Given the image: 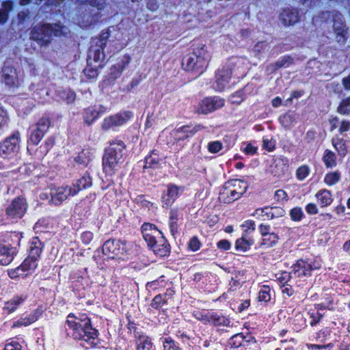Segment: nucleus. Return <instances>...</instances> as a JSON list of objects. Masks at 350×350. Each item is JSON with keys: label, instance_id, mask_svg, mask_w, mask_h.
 <instances>
[{"label": "nucleus", "instance_id": "obj_1", "mask_svg": "<svg viewBox=\"0 0 350 350\" xmlns=\"http://www.w3.org/2000/svg\"><path fill=\"white\" fill-rule=\"evenodd\" d=\"M66 324L72 330V335L75 339L84 340L91 345H96L98 331L92 327L91 321L86 314L75 316L70 314Z\"/></svg>", "mask_w": 350, "mask_h": 350}, {"label": "nucleus", "instance_id": "obj_2", "mask_svg": "<svg viewBox=\"0 0 350 350\" xmlns=\"http://www.w3.org/2000/svg\"><path fill=\"white\" fill-rule=\"evenodd\" d=\"M143 237L153 252L160 256H166L169 245L162 233L152 224H146L142 227Z\"/></svg>", "mask_w": 350, "mask_h": 350}, {"label": "nucleus", "instance_id": "obj_3", "mask_svg": "<svg viewBox=\"0 0 350 350\" xmlns=\"http://www.w3.org/2000/svg\"><path fill=\"white\" fill-rule=\"evenodd\" d=\"M211 56L204 45H200L194 49L193 53L186 55L183 60L185 70L202 73L207 66Z\"/></svg>", "mask_w": 350, "mask_h": 350}, {"label": "nucleus", "instance_id": "obj_4", "mask_svg": "<svg viewBox=\"0 0 350 350\" xmlns=\"http://www.w3.org/2000/svg\"><path fill=\"white\" fill-rule=\"evenodd\" d=\"M69 32L68 28L59 23L53 25L45 24L36 25L31 33V38L41 44H46L50 42L52 36L66 35Z\"/></svg>", "mask_w": 350, "mask_h": 350}, {"label": "nucleus", "instance_id": "obj_5", "mask_svg": "<svg viewBox=\"0 0 350 350\" xmlns=\"http://www.w3.org/2000/svg\"><path fill=\"white\" fill-rule=\"evenodd\" d=\"M124 144L116 142L110 144L103 157V169L106 173H111L123 161Z\"/></svg>", "mask_w": 350, "mask_h": 350}, {"label": "nucleus", "instance_id": "obj_6", "mask_svg": "<svg viewBox=\"0 0 350 350\" xmlns=\"http://www.w3.org/2000/svg\"><path fill=\"white\" fill-rule=\"evenodd\" d=\"M132 244L122 242L120 240L109 239L105 242L102 250L109 258L125 259L131 254Z\"/></svg>", "mask_w": 350, "mask_h": 350}, {"label": "nucleus", "instance_id": "obj_7", "mask_svg": "<svg viewBox=\"0 0 350 350\" xmlns=\"http://www.w3.org/2000/svg\"><path fill=\"white\" fill-rule=\"evenodd\" d=\"M19 133L16 132L0 144V158L4 160L16 159L19 150Z\"/></svg>", "mask_w": 350, "mask_h": 350}, {"label": "nucleus", "instance_id": "obj_8", "mask_svg": "<svg viewBox=\"0 0 350 350\" xmlns=\"http://www.w3.org/2000/svg\"><path fill=\"white\" fill-rule=\"evenodd\" d=\"M27 204L25 198L18 197L12 200L5 210V215L8 219H21L26 213Z\"/></svg>", "mask_w": 350, "mask_h": 350}, {"label": "nucleus", "instance_id": "obj_9", "mask_svg": "<svg viewBox=\"0 0 350 350\" xmlns=\"http://www.w3.org/2000/svg\"><path fill=\"white\" fill-rule=\"evenodd\" d=\"M76 191L77 189H72V187L69 185L52 187L50 191L49 202L51 204L59 206L69 196H75Z\"/></svg>", "mask_w": 350, "mask_h": 350}, {"label": "nucleus", "instance_id": "obj_10", "mask_svg": "<svg viewBox=\"0 0 350 350\" xmlns=\"http://www.w3.org/2000/svg\"><path fill=\"white\" fill-rule=\"evenodd\" d=\"M234 66V63L230 62L218 70L215 77V88L219 91L224 90L228 85Z\"/></svg>", "mask_w": 350, "mask_h": 350}, {"label": "nucleus", "instance_id": "obj_11", "mask_svg": "<svg viewBox=\"0 0 350 350\" xmlns=\"http://www.w3.org/2000/svg\"><path fill=\"white\" fill-rule=\"evenodd\" d=\"M225 100L219 97H208L198 105L196 111L198 113L207 114L224 106Z\"/></svg>", "mask_w": 350, "mask_h": 350}, {"label": "nucleus", "instance_id": "obj_12", "mask_svg": "<svg viewBox=\"0 0 350 350\" xmlns=\"http://www.w3.org/2000/svg\"><path fill=\"white\" fill-rule=\"evenodd\" d=\"M132 116L131 112H124L114 116H109L104 119L102 128L109 129L116 126H120L125 124Z\"/></svg>", "mask_w": 350, "mask_h": 350}, {"label": "nucleus", "instance_id": "obj_13", "mask_svg": "<svg viewBox=\"0 0 350 350\" xmlns=\"http://www.w3.org/2000/svg\"><path fill=\"white\" fill-rule=\"evenodd\" d=\"M16 250L5 241H0V264L8 265L14 259Z\"/></svg>", "mask_w": 350, "mask_h": 350}, {"label": "nucleus", "instance_id": "obj_14", "mask_svg": "<svg viewBox=\"0 0 350 350\" xmlns=\"http://www.w3.org/2000/svg\"><path fill=\"white\" fill-rule=\"evenodd\" d=\"M184 187L170 184L167 186L166 193L163 194V202L167 206L172 204L176 199L183 192Z\"/></svg>", "mask_w": 350, "mask_h": 350}, {"label": "nucleus", "instance_id": "obj_15", "mask_svg": "<svg viewBox=\"0 0 350 350\" xmlns=\"http://www.w3.org/2000/svg\"><path fill=\"white\" fill-rule=\"evenodd\" d=\"M196 319L204 323H211L215 325L228 326L230 324L229 319L215 312H208L205 314H200V317H196Z\"/></svg>", "mask_w": 350, "mask_h": 350}, {"label": "nucleus", "instance_id": "obj_16", "mask_svg": "<svg viewBox=\"0 0 350 350\" xmlns=\"http://www.w3.org/2000/svg\"><path fill=\"white\" fill-rule=\"evenodd\" d=\"M2 81L9 87L17 86L18 78L15 68L10 66H5L2 70Z\"/></svg>", "mask_w": 350, "mask_h": 350}, {"label": "nucleus", "instance_id": "obj_17", "mask_svg": "<svg viewBox=\"0 0 350 350\" xmlns=\"http://www.w3.org/2000/svg\"><path fill=\"white\" fill-rule=\"evenodd\" d=\"M333 29L335 33V39L338 43L344 44L347 40V29L340 18L334 21Z\"/></svg>", "mask_w": 350, "mask_h": 350}, {"label": "nucleus", "instance_id": "obj_18", "mask_svg": "<svg viewBox=\"0 0 350 350\" xmlns=\"http://www.w3.org/2000/svg\"><path fill=\"white\" fill-rule=\"evenodd\" d=\"M280 18L285 26L293 25L299 21L297 11L292 9L284 10L280 14Z\"/></svg>", "mask_w": 350, "mask_h": 350}, {"label": "nucleus", "instance_id": "obj_19", "mask_svg": "<svg viewBox=\"0 0 350 350\" xmlns=\"http://www.w3.org/2000/svg\"><path fill=\"white\" fill-rule=\"evenodd\" d=\"M284 211L281 208L277 207H265L264 208L256 209L252 215L256 218L265 219V217L272 219L275 214H280L282 215Z\"/></svg>", "mask_w": 350, "mask_h": 350}, {"label": "nucleus", "instance_id": "obj_20", "mask_svg": "<svg viewBox=\"0 0 350 350\" xmlns=\"http://www.w3.org/2000/svg\"><path fill=\"white\" fill-rule=\"evenodd\" d=\"M312 270L311 265L304 260H299L293 267L292 271L289 273L290 277H301L310 274Z\"/></svg>", "mask_w": 350, "mask_h": 350}, {"label": "nucleus", "instance_id": "obj_21", "mask_svg": "<svg viewBox=\"0 0 350 350\" xmlns=\"http://www.w3.org/2000/svg\"><path fill=\"white\" fill-rule=\"evenodd\" d=\"M219 200L224 203H230L238 200L231 186L227 182L225 183L219 194Z\"/></svg>", "mask_w": 350, "mask_h": 350}, {"label": "nucleus", "instance_id": "obj_22", "mask_svg": "<svg viewBox=\"0 0 350 350\" xmlns=\"http://www.w3.org/2000/svg\"><path fill=\"white\" fill-rule=\"evenodd\" d=\"M201 129L202 126L200 125L195 126L193 130H190L187 126H182L174 132V135L176 139L183 140Z\"/></svg>", "mask_w": 350, "mask_h": 350}, {"label": "nucleus", "instance_id": "obj_23", "mask_svg": "<svg viewBox=\"0 0 350 350\" xmlns=\"http://www.w3.org/2000/svg\"><path fill=\"white\" fill-rule=\"evenodd\" d=\"M228 183L231 186L237 199L246 191L248 187V185L246 182L239 179L231 180L228 181Z\"/></svg>", "mask_w": 350, "mask_h": 350}, {"label": "nucleus", "instance_id": "obj_24", "mask_svg": "<svg viewBox=\"0 0 350 350\" xmlns=\"http://www.w3.org/2000/svg\"><path fill=\"white\" fill-rule=\"evenodd\" d=\"M316 198L321 207L330 205L333 201L331 192L327 189L319 191L316 194Z\"/></svg>", "mask_w": 350, "mask_h": 350}, {"label": "nucleus", "instance_id": "obj_25", "mask_svg": "<svg viewBox=\"0 0 350 350\" xmlns=\"http://www.w3.org/2000/svg\"><path fill=\"white\" fill-rule=\"evenodd\" d=\"M253 243V239L249 237L247 234L245 233L241 239L237 241L236 249L245 252L248 250Z\"/></svg>", "mask_w": 350, "mask_h": 350}, {"label": "nucleus", "instance_id": "obj_26", "mask_svg": "<svg viewBox=\"0 0 350 350\" xmlns=\"http://www.w3.org/2000/svg\"><path fill=\"white\" fill-rule=\"evenodd\" d=\"M92 185V179L89 176H83L81 178L79 179L75 184H73L72 189H77L76 195L79 191L86 189Z\"/></svg>", "mask_w": 350, "mask_h": 350}, {"label": "nucleus", "instance_id": "obj_27", "mask_svg": "<svg viewBox=\"0 0 350 350\" xmlns=\"http://www.w3.org/2000/svg\"><path fill=\"white\" fill-rule=\"evenodd\" d=\"M40 245L41 243L38 238H34L33 239L30 247L29 257L31 258H35L36 261H38V258L42 252Z\"/></svg>", "mask_w": 350, "mask_h": 350}, {"label": "nucleus", "instance_id": "obj_28", "mask_svg": "<svg viewBox=\"0 0 350 350\" xmlns=\"http://www.w3.org/2000/svg\"><path fill=\"white\" fill-rule=\"evenodd\" d=\"M38 266V262L36 261L35 258H31L27 257L23 261L22 265H21V269H23L24 273H29L32 271H33Z\"/></svg>", "mask_w": 350, "mask_h": 350}, {"label": "nucleus", "instance_id": "obj_29", "mask_svg": "<svg viewBox=\"0 0 350 350\" xmlns=\"http://www.w3.org/2000/svg\"><path fill=\"white\" fill-rule=\"evenodd\" d=\"M25 298L26 297L24 296H17L14 297L12 300L5 303L4 310H8L9 313L13 312L17 306L21 304Z\"/></svg>", "mask_w": 350, "mask_h": 350}, {"label": "nucleus", "instance_id": "obj_30", "mask_svg": "<svg viewBox=\"0 0 350 350\" xmlns=\"http://www.w3.org/2000/svg\"><path fill=\"white\" fill-rule=\"evenodd\" d=\"M152 342L150 338L146 336H139L137 340V350H150Z\"/></svg>", "mask_w": 350, "mask_h": 350}, {"label": "nucleus", "instance_id": "obj_31", "mask_svg": "<svg viewBox=\"0 0 350 350\" xmlns=\"http://www.w3.org/2000/svg\"><path fill=\"white\" fill-rule=\"evenodd\" d=\"M278 237L274 232L270 234H267L262 239L261 245L265 247H270L275 245L278 241Z\"/></svg>", "mask_w": 350, "mask_h": 350}, {"label": "nucleus", "instance_id": "obj_32", "mask_svg": "<svg viewBox=\"0 0 350 350\" xmlns=\"http://www.w3.org/2000/svg\"><path fill=\"white\" fill-rule=\"evenodd\" d=\"M340 179V173L338 171L327 173L324 177V183L332 186L336 184Z\"/></svg>", "mask_w": 350, "mask_h": 350}, {"label": "nucleus", "instance_id": "obj_33", "mask_svg": "<svg viewBox=\"0 0 350 350\" xmlns=\"http://www.w3.org/2000/svg\"><path fill=\"white\" fill-rule=\"evenodd\" d=\"M145 168H156L159 165V159L157 154L152 152L149 157H147L144 161Z\"/></svg>", "mask_w": 350, "mask_h": 350}, {"label": "nucleus", "instance_id": "obj_34", "mask_svg": "<svg viewBox=\"0 0 350 350\" xmlns=\"http://www.w3.org/2000/svg\"><path fill=\"white\" fill-rule=\"evenodd\" d=\"M323 161L327 167L336 166V157L334 152L330 150H326L323 156Z\"/></svg>", "mask_w": 350, "mask_h": 350}, {"label": "nucleus", "instance_id": "obj_35", "mask_svg": "<svg viewBox=\"0 0 350 350\" xmlns=\"http://www.w3.org/2000/svg\"><path fill=\"white\" fill-rule=\"evenodd\" d=\"M12 9V3L6 1L3 3L2 8L0 9V23H3L7 21L8 13Z\"/></svg>", "mask_w": 350, "mask_h": 350}, {"label": "nucleus", "instance_id": "obj_36", "mask_svg": "<svg viewBox=\"0 0 350 350\" xmlns=\"http://www.w3.org/2000/svg\"><path fill=\"white\" fill-rule=\"evenodd\" d=\"M333 144L338 154L345 156L347 152V149L345 144L342 139H336L333 140Z\"/></svg>", "mask_w": 350, "mask_h": 350}, {"label": "nucleus", "instance_id": "obj_37", "mask_svg": "<svg viewBox=\"0 0 350 350\" xmlns=\"http://www.w3.org/2000/svg\"><path fill=\"white\" fill-rule=\"evenodd\" d=\"M50 124L51 122L48 118L42 117L38 120L36 124V129L45 134L50 126Z\"/></svg>", "mask_w": 350, "mask_h": 350}, {"label": "nucleus", "instance_id": "obj_38", "mask_svg": "<svg viewBox=\"0 0 350 350\" xmlns=\"http://www.w3.org/2000/svg\"><path fill=\"white\" fill-rule=\"evenodd\" d=\"M271 299L270 288L263 286L259 291L258 300L260 301H269Z\"/></svg>", "mask_w": 350, "mask_h": 350}, {"label": "nucleus", "instance_id": "obj_39", "mask_svg": "<svg viewBox=\"0 0 350 350\" xmlns=\"http://www.w3.org/2000/svg\"><path fill=\"white\" fill-rule=\"evenodd\" d=\"M338 111L340 114H347L350 113V97L342 100L338 108Z\"/></svg>", "mask_w": 350, "mask_h": 350}, {"label": "nucleus", "instance_id": "obj_40", "mask_svg": "<svg viewBox=\"0 0 350 350\" xmlns=\"http://www.w3.org/2000/svg\"><path fill=\"white\" fill-rule=\"evenodd\" d=\"M75 161L79 165H86L90 161L88 152L82 151L75 157Z\"/></svg>", "mask_w": 350, "mask_h": 350}, {"label": "nucleus", "instance_id": "obj_41", "mask_svg": "<svg viewBox=\"0 0 350 350\" xmlns=\"http://www.w3.org/2000/svg\"><path fill=\"white\" fill-rule=\"evenodd\" d=\"M286 166L282 161H278L275 163L274 166L271 172L276 176H280L284 174Z\"/></svg>", "mask_w": 350, "mask_h": 350}, {"label": "nucleus", "instance_id": "obj_42", "mask_svg": "<svg viewBox=\"0 0 350 350\" xmlns=\"http://www.w3.org/2000/svg\"><path fill=\"white\" fill-rule=\"evenodd\" d=\"M44 135V133L43 132H41L40 130L36 129V130L33 131L30 135L29 142L34 145L38 144L43 137Z\"/></svg>", "mask_w": 350, "mask_h": 350}, {"label": "nucleus", "instance_id": "obj_43", "mask_svg": "<svg viewBox=\"0 0 350 350\" xmlns=\"http://www.w3.org/2000/svg\"><path fill=\"white\" fill-rule=\"evenodd\" d=\"M309 173V167L306 165H302L297 170L296 176L299 180H304L308 176Z\"/></svg>", "mask_w": 350, "mask_h": 350}, {"label": "nucleus", "instance_id": "obj_44", "mask_svg": "<svg viewBox=\"0 0 350 350\" xmlns=\"http://www.w3.org/2000/svg\"><path fill=\"white\" fill-rule=\"evenodd\" d=\"M290 216L293 221H300L304 216V212L301 208L295 207L291 211Z\"/></svg>", "mask_w": 350, "mask_h": 350}, {"label": "nucleus", "instance_id": "obj_45", "mask_svg": "<svg viewBox=\"0 0 350 350\" xmlns=\"http://www.w3.org/2000/svg\"><path fill=\"white\" fill-rule=\"evenodd\" d=\"M36 321V318L34 317H29L28 318H24L18 320L15 322L12 327H21V326H27L34 322Z\"/></svg>", "mask_w": 350, "mask_h": 350}, {"label": "nucleus", "instance_id": "obj_46", "mask_svg": "<svg viewBox=\"0 0 350 350\" xmlns=\"http://www.w3.org/2000/svg\"><path fill=\"white\" fill-rule=\"evenodd\" d=\"M222 147V144L219 141L211 142H209L208 144V151L213 154L219 152L221 150Z\"/></svg>", "mask_w": 350, "mask_h": 350}, {"label": "nucleus", "instance_id": "obj_47", "mask_svg": "<svg viewBox=\"0 0 350 350\" xmlns=\"http://www.w3.org/2000/svg\"><path fill=\"white\" fill-rule=\"evenodd\" d=\"M262 147L264 149L271 152L273 151L275 148V141L273 140L272 138L264 137L262 141Z\"/></svg>", "mask_w": 350, "mask_h": 350}, {"label": "nucleus", "instance_id": "obj_48", "mask_svg": "<svg viewBox=\"0 0 350 350\" xmlns=\"http://www.w3.org/2000/svg\"><path fill=\"white\" fill-rule=\"evenodd\" d=\"M200 246L201 243L196 237H192L188 243V248L193 252L198 250Z\"/></svg>", "mask_w": 350, "mask_h": 350}, {"label": "nucleus", "instance_id": "obj_49", "mask_svg": "<svg viewBox=\"0 0 350 350\" xmlns=\"http://www.w3.org/2000/svg\"><path fill=\"white\" fill-rule=\"evenodd\" d=\"M8 275L11 278H16L20 276L25 277L27 275V273H24L20 266L14 269H11L8 271Z\"/></svg>", "mask_w": 350, "mask_h": 350}, {"label": "nucleus", "instance_id": "obj_50", "mask_svg": "<svg viewBox=\"0 0 350 350\" xmlns=\"http://www.w3.org/2000/svg\"><path fill=\"white\" fill-rule=\"evenodd\" d=\"M293 64V59L289 56L284 57L276 63L277 68L285 67L287 68Z\"/></svg>", "mask_w": 350, "mask_h": 350}, {"label": "nucleus", "instance_id": "obj_51", "mask_svg": "<svg viewBox=\"0 0 350 350\" xmlns=\"http://www.w3.org/2000/svg\"><path fill=\"white\" fill-rule=\"evenodd\" d=\"M164 350H180V348L176 345L174 342L169 338H166L163 342Z\"/></svg>", "mask_w": 350, "mask_h": 350}, {"label": "nucleus", "instance_id": "obj_52", "mask_svg": "<svg viewBox=\"0 0 350 350\" xmlns=\"http://www.w3.org/2000/svg\"><path fill=\"white\" fill-rule=\"evenodd\" d=\"M317 313L315 312H310V318L312 319V321L310 322V325L312 326L314 325H315L323 316V314L320 313L319 312V306H318L317 307Z\"/></svg>", "mask_w": 350, "mask_h": 350}, {"label": "nucleus", "instance_id": "obj_53", "mask_svg": "<svg viewBox=\"0 0 350 350\" xmlns=\"http://www.w3.org/2000/svg\"><path fill=\"white\" fill-rule=\"evenodd\" d=\"M8 121L7 112L4 109L0 107V129L7 124Z\"/></svg>", "mask_w": 350, "mask_h": 350}, {"label": "nucleus", "instance_id": "obj_54", "mask_svg": "<svg viewBox=\"0 0 350 350\" xmlns=\"http://www.w3.org/2000/svg\"><path fill=\"white\" fill-rule=\"evenodd\" d=\"M21 345L16 341H10L5 345L3 350H21Z\"/></svg>", "mask_w": 350, "mask_h": 350}, {"label": "nucleus", "instance_id": "obj_55", "mask_svg": "<svg viewBox=\"0 0 350 350\" xmlns=\"http://www.w3.org/2000/svg\"><path fill=\"white\" fill-rule=\"evenodd\" d=\"M92 59V54L90 55L89 59L91 60ZM104 59V54L103 51H100L99 49L94 51L93 59L94 62H99Z\"/></svg>", "mask_w": 350, "mask_h": 350}, {"label": "nucleus", "instance_id": "obj_56", "mask_svg": "<svg viewBox=\"0 0 350 350\" xmlns=\"http://www.w3.org/2000/svg\"><path fill=\"white\" fill-rule=\"evenodd\" d=\"M163 299L161 295H157L152 301V306L154 308H158L162 306Z\"/></svg>", "mask_w": 350, "mask_h": 350}, {"label": "nucleus", "instance_id": "obj_57", "mask_svg": "<svg viewBox=\"0 0 350 350\" xmlns=\"http://www.w3.org/2000/svg\"><path fill=\"white\" fill-rule=\"evenodd\" d=\"M257 150V147L253 146L252 144H247L243 149V152L247 154H254Z\"/></svg>", "mask_w": 350, "mask_h": 350}, {"label": "nucleus", "instance_id": "obj_58", "mask_svg": "<svg viewBox=\"0 0 350 350\" xmlns=\"http://www.w3.org/2000/svg\"><path fill=\"white\" fill-rule=\"evenodd\" d=\"M243 228H245L244 231L245 232L246 234L247 231L249 230H255V224L253 221H250V220H248V221H246L243 224Z\"/></svg>", "mask_w": 350, "mask_h": 350}, {"label": "nucleus", "instance_id": "obj_59", "mask_svg": "<svg viewBox=\"0 0 350 350\" xmlns=\"http://www.w3.org/2000/svg\"><path fill=\"white\" fill-rule=\"evenodd\" d=\"M275 198L278 200H284L287 199V194L284 190L279 189L275 192Z\"/></svg>", "mask_w": 350, "mask_h": 350}, {"label": "nucleus", "instance_id": "obj_60", "mask_svg": "<svg viewBox=\"0 0 350 350\" xmlns=\"http://www.w3.org/2000/svg\"><path fill=\"white\" fill-rule=\"evenodd\" d=\"M306 210L309 214H317L318 213L317 205L312 203L308 204L306 207Z\"/></svg>", "mask_w": 350, "mask_h": 350}, {"label": "nucleus", "instance_id": "obj_61", "mask_svg": "<svg viewBox=\"0 0 350 350\" xmlns=\"http://www.w3.org/2000/svg\"><path fill=\"white\" fill-rule=\"evenodd\" d=\"M64 99H65L68 103H71L75 100V93L73 91L68 90L66 92V96H62Z\"/></svg>", "mask_w": 350, "mask_h": 350}, {"label": "nucleus", "instance_id": "obj_62", "mask_svg": "<svg viewBox=\"0 0 350 350\" xmlns=\"http://www.w3.org/2000/svg\"><path fill=\"white\" fill-rule=\"evenodd\" d=\"M350 129V122L347 120H343L340 126L339 131L340 133H344Z\"/></svg>", "mask_w": 350, "mask_h": 350}, {"label": "nucleus", "instance_id": "obj_63", "mask_svg": "<svg viewBox=\"0 0 350 350\" xmlns=\"http://www.w3.org/2000/svg\"><path fill=\"white\" fill-rule=\"evenodd\" d=\"M259 230H260V232L262 237L266 236L267 234H270L273 233V232H269V226H266V225H263V224H261L260 226Z\"/></svg>", "mask_w": 350, "mask_h": 350}, {"label": "nucleus", "instance_id": "obj_64", "mask_svg": "<svg viewBox=\"0 0 350 350\" xmlns=\"http://www.w3.org/2000/svg\"><path fill=\"white\" fill-rule=\"evenodd\" d=\"M217 247L226 250L230 249V243L226 240H221L217 243Z\"/></svg>", "mask_w": 350, "mask_h": 350}]
</instances>
